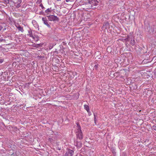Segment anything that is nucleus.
I'll use <instances>...</instances> for the list:
<instances>
[{
	"instance_id": "obj_1",
	"label": "nucleus",
	"mask_w": 156,
	"mask_h": 156,
	"mask_svg": "<svg viewBox=\"0 0 156 156\" xmlns=\"http://www.w3.org/2000/svg\"><path fill=\"white\" fill-rule=\"evenodd\" d=\"M77 131L76 133V135L77 138L81 140L83 139V135L80 126L78 122L76 123Z\"/></svg>"
},
{
	"instance_id": "obj_2",
	"label": "nucleus",
	"mask_w": 156,
	"mask_h": 156,
	"mask_svg": "<svg viewBox=\"0 0 156 156\" xmlns=\"http://www.w3.org/2000/svg\"><path fill=\"white\" fill-rule=\"evenodd\" d=\"M48 17V19L49 21H58L59 19V18L57 16L53 15H50L48 16H47Z\"/></svg>"
},
{
	"instance_id": "obj_3",
	"label": "nucleus",
	"mask_w": 156,
	"mask_h": 156,
	"mask_svg": "<svg viewBox=\"0 0 156 156\" xmlns=\"http://www.w3.org/2000/svg\"><path fill=\"white\" fill-rule=\"evenodd\" d=\"M74 154V151L69 149H67L65 154L64 156H72Z\"/></svg>"
},
{
	"instance_id": "obj_4",
	"label": "nucleus",
	"mask_w": 156,
	"mask_h": 156,
	"mask_svg": "<svg viewBox=\"0 0 156 156\" xmlns=\"http://www.w3.org/2000/svg\"><path fill=\"white\" fill-rule=\"evenodd\" d=\"M87 0L88 2L87 3L91 5L90 7L91 9H92L96 8V7H94V6H97L98 3V1H96V2H94V1H91V0Z\"/></svg>"
},
{
	"instance_id": "obj_5",
	"label": "nucleus",
	"mask_w": 156,
	"mask_h": 156,
	"mask_svg": "<svg viewBox=\"0 0 156 156\" xmlns=\"http://www.w3.org/2000/svg\"><path fill=\"white\" fill-rule=\"evenodd\" d=\"M42 20L43 22L48 27H51L50 23H49L48 20L46 18L42 17Z\"/></svg>"
},
{
	"instance_id": "obj_6",
	"label": "nucleus",
	"mask_w": 156,
	"mask_h": 156,
	"mask_svg": "<svg viewBox=\"0 0 156 156\" xmlns=\"http://www.w3.org/2000/svg\"><path fill=\"white\" fill-rule=\"evenodd\" d=\"M22 2L21 0H17L14 1L15 6L16 8H18L20 6V3Z\"/></svg>"
},
{
	"instance_id": "obj_7",
	"label": "nucleus",
	"mask_w": 156,
	"mask_h": 156,
	"mask_svg": "<svg viewBox=\"0 0 156 156\" xmlns=\"http://www.w3.org/2000/svg\"><path fill=\"white\" fill-rule=\"evenodd\" d=\"M15 26L19 31H21L22 32H23L24 30L23 27H21L19 24L17 23L16 24H15Z\"/></svg>"
},
{
	"instance_id": "obj_8",
	"label": "nucleus",
	"mask_w": 156,
	"mask_h": 156,
	"mask_svg": "<svg viewBox=\"0 0 156 156\" xmlns=\"http://www.w3.org/2000/svg\"><path fill=\"white\" fill-rule=\"evenodd\" d=\"M28 35L30 37H32L33 39L34 38V37L32 31L31 29H30L28 30Z\"/></svg>"
},
{
	"instance_id": "obj_9",
	"label": "nucleus",
	"mask_w": 156,
	"mask_h": 156,
	"mask_svg": "<svg viewBox=\"0 0 156 156\" xmlns=\"http://www.w3.org/2000/svg\"><path fill=\"white\" fill-rule=\"evenodd\" d=\"M128 39L129 40H130V39L131 40V42H130V44L131 45H134L135 44V41L134 39L133 38H130V37L128 38Z\"/></svg>"
},
{
	"instance_id": "obj_10",
	"label": "nucleus",
	"mask_w": 156,
	"mask_h": 156,
	"mask_svg": "<svg viewBox=\"0 0 156 156\" xmlns=\"http://www.w3.org/2000/svg\"><path fill=\"white\" fill-rule=\"evenodd\" d=\"M84 107L85 109L87 110V111L88 113H89V112L90 113V108L87 105H84Z\"/></svg>"
},
{
	"instance_id": "obj_11",
	"label": "nucleus",
	"mask_w": 156,
	"mask_h": 156,
	"mask_svg": "<svg viewBox=\"0 0 156 156\" xmlns=\"http://www.w3.org/2000/svg\"><path fill=\"white\" fill-rule=\"evenodd\" d=\"M109 23L108 22L105 23L103 24V26L105 27V28H107L109 25Z\"/></svg>"
},
{
	"instance_id": "obj_12",
	"label": "nucleus",
	"mask_w": 156,
	"mask_h": 156,
	"mask_svg": "<svg viewBox=\"0 0 156 156\" xmlns=\"http://www.w3.org/2000/svg\"><path fill=\"white\" fill-rule=\"evenodd\" d=\"M51 11V9L49 8H48L47 10H46L45 11V12L46 13H48L49 12Z\"/></svg>"
},
{
	"instance_id": "obj_13",
	"label": "nucleus",
	"mask_w": 156,
	"mask_h": 156,
	"mask_svg": "<svg viewBox=\"0 0 156 156\" xmlns=\"http://www.w3.org/2000/svg\"><path fill=\"white\" fill-rule=\"evenodd\" d=\"M152 128L153 129L156 131V125L153 126Z\"/></svg>"
},
{
	"instance_id": "obj_14",
	"label": "nucleus",
	"mask_w": 156,
	"mask_h": 156,
	"mask_svg": "<svg viewBox=\"0 0 156 156\" xmlns=\"http://www.w3.org/2000/svg\"><path fill=\"white\" fill-rule=\"evenodd\" d=\"M94 67H95V68H98V65L97 64H96V63H94Z\"/></svg>"
},
{
	"instance_id": "obj_15",
	"label": "nucleus",
	"mask_w": 156,
	"mask_h": 156,
	"mask_svg": "<svg viewBox=\"0 0 156 156\" xmlns=\"http://www.w3.org/2000/svg\"><path fill=\"white\" fill-rule=\"evenodd\" d=\"M5 40L2 39V38H0V43L2 41L5 42Z\"/></svg>"
},
{
	"instance_id": "obj_16",
	"label": "nucleus",
	"mask_w": 156,
	"mask_h": 156,
	"mask_svg": "<svg viewBox=\"0 0 156 156\" xmlns=\"http://www.w3.org/2000/svg\"><path fill=\"white\" fill-rule=\"evenodd\" d=\"M79 144V145H78L79 147H81L82 146V144L81 142H79L78 143V144L76 143L77 145L78 146V144Z\"/></svg>"
},
{
	"instance_id": "obj_17",
	"label": "nucleus",
	"mask_w": 156,
	"mask_h": 156,
	"mask_svg": "<svg viewBox=\"0 0 156 156\" xmlns=\"http://www.w3.org/2000/svg\"><path fill=\"white\" fill-rule=\"evenodd\" d=\"M66 2H73L74 1V0H65Z\"/></svg>"
},
{
	"instance_id": "obj_18",
	"label": "nucleus",
	"mask_w": 156,
	"mask_h": 156,
	"mask_svg": "<svg viewBox=\"0 0 156 156\" xmlns=\"http://www.w3.org/2000/svg\"><path fill=\"white\" fill-rule=\"evenodd\" d=\"M94 122H95V123H96V121H97V119H96V116H95V114L94 115Z\"/></svg>"
},
{
	"instance_id": "obj_19",
	"label": "nucleus",
	"mask_w": 156,
	"mask_h": 156,
	"mask_svg": "<svg viewBox=\"0 0 156 156\" xmlns=\"http://www.w3.org/2000/svg\"><path fill=\"white\" fill-rule=\"evenodd\" d=\"M38 58L39 59H40V58H44V56L42 57L41 56H38Z\"/></svg>"
},
{
	"instance_id": "obj_20",
	"label": "nucleus",
	"mask_w": 156,
	"mask_h": 156,
	"mask_svg": "<svg viewBox=\"0 0 156 156\" xmlns=\"http://www.w3.org/2000/svg\"><path fill=\"white\" fill-rule=\"evenodd\" d=\"M16 62H13L12 63V65L13 66H15V67H16Z\"/></svg>"
},
{
	"instance_id": "obj_21",
	"label": "nucleus",
	"mask_w": 156,
	"mask_h": 156,
	"mask_svg": "<svg viewBox=\"0 0 156 156\" xmlns=\"http://www.w3.org/2000/svg\"><path fill=\"white\" fill-rule=\"evenodd\" d=\"M3 61V59H0V63H2Z\"/></svg>"
},
{
	"instance_id": "obj_22",
	"label": "nucleus",
	"mask_w": 156,
	"mask_h": 156,
	"mask_svg": "<svg viewBox=\"0 0 156 156\" xmlns=\"http://www.w3.org/2000/svg\"><path fill=\"white\" fill-rule=\"evenodd\" d=\"M2 27L0 25V31L2 29Z\"/></svg>"
},
{
	"instance_id": "obj_23",
	"label": "nucleus",
	"mask_w": 156,
	"mask_h": 156,
	"mask_svg": "<svg viewBox=\"0 0 156 156\" xmlns=\"http://www.w3.org/2000/svg\"><path fill=\"white\" fill-rule=\"evenodd\" d=\"M91 1H94V2H96V1H98L97 0H91Z\"/></svg>"
},
{
	"instance_id": "obj_24",
	"label": "nucleus",
	"mask_w": 156,
	"mask_h": 156,
	"mask_svg": "<svg viewBox=\"0 0 156 156\" xmlns=\"http://www.w3.org/2000/svg\"><path fill=\"white\" fill-rule=\"evenodd\" d=\"M91 1H94V2H96V1H98L97 0H91Z\"/></svg>"
},
{
	"instance_id": "obj_25",
	"label": "nucleus",
	"mask_w": 156,
	"mask_h": 156,
	"mask_svg": "<svg viewBox=\"0 0 156 156\" xmlns=\"http://www.w3.org/2000/svg\"><path fill=\"white\" fill-rule=\"evenodd\" d=\"M88 113V114H89V115H91V113H90H90L89 112V113Z\"/></svg>"
},
{
	"instance_id": "obj_26",
	"label": "nucleus",
	"mask_w": 156,
	"mask_h": 156,
	"mask_svg": "<svg viewBox=\"0 0 156 156\" xmlns=\"http://www.w3.org/2000/svg\"><path fill=\"white\" fill-rule=\"evenodd\" d=\"M57 69V70L58 71V69Z\"/></svg>"
},
{
	"instance_id": "obj_27",
	"label": "nucleus",
	"mask_w": 156,
	"mask_h": 156,
	"mask_svg": "<svg viewBox=\"0 0 156 156\" xmlns=\"http://www.w3.org/2000/svg\"><path fill=\"white\" fill-rule=\"evenodd\" d=\"M55 71H57V70H55Z\"/></svg>"
},
{
	"instance_id": "obj_28",
	"label": "nucleus",
	"mask_w": 156,
	"mask_h": 156,
	"mask_svg": "<svg viewBox=\"0 0 156 156\" xmlns=\"http://www.w3.org/2000/svg\"><path fill=\"white\" fill-rule=\"evenodd\" d=\"M18 65L17 66V67H16V68H17L18 67Z\"/></svg>"
}]
</instances>
